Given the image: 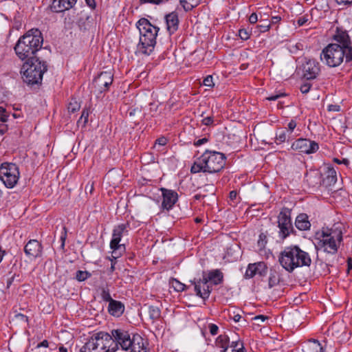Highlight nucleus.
<instances>
[{"instance_id":"1","label":"nucleus","mask_w":352,"mask_h":352,"mask_svg":"<svg viewBox=\"0 0 352 352\" xmlns=\"http://www.w3.org/2000/svg\"><path fill=\"white\" fill-rule=\"evenodd\" d=\"M43 36L38 28H32L21 36L16 41L14 50L16 56L22 61L37 58L36 54L42 48Z\"/></svg>"},{"instance_id":"2","label":"nucleus","mask_w":352,"mask_h":352,"mask_svg":"<svg viewBox=\"0 0 352 352\" xmlns=\"http://www.w3.org/2000/svg\"><path fill=\"white\" fill-rule=\"evenodd\" d=\"M278 261L288 272H292L297 267H309L311 264L309 254L298 245L285 247L280 253Z\"/></svg>"},{"instance_id":"3","label":"nucleus","mask_w":352,"mask_h":352,"mask_svg":"<svg viewBox=\"0 0 352 352\" xmlns=\"http://www.w3.org/2000/svg\"><path fill=\"white\" fill-rule=\"evenodd\" d=\"M226 157L223 153L206 150L192 164V173L200 172L215 173L220 172L226 164Z\"/></svg>"},{"instance_id":"4","label":"nucleus","mask_w":352,"mask_h":352,"mask_svg":"<svg viewBox=\"0 0 352 352\" xmlns=\"http://www.w3.org/2000/svg\"><path fill=\"white\" fill-rule=\"evenodd\" d=\"M136 25L140 32V41L137 45V50L139 53L150 55L155 46L156 37L160 28L153 25L145 18L140 19Z\"/></svg>"},{"instance_id":"5","label":"nucleus","mask_w":352,"mask_h":352,"mask_svg":"<svg viewBox=\"0 0 352 352\" xmlns=\"http://www.w3.org/2000/svg\"><path fill=\"white\" fill-rule=\"evenodd\" d=\"M118 345L119 342L112 334L100 331L93 335L79 352H116Z\"/></svg>"},{"instance_id":"6","label":"nucleus","mask_w":352,"mask_h":352,"mask_svg":"<svg viewBox=\"0 0 352 352\" xmlns=\"http://www.w3.org/2000/svg\"><path fill=\"white\" fill-rule=\"evenodd\" d=\"M320 59L330 67H338L344 60L346 64L352 65V47L345 50L338 44H329L322 50Z\"/></svg>"},{"instance_id":"7","label":"nucleus","mask_w":352,"mask_h":352,"mask_svg":"<svg viewBox=\"0 0 352 352\" xmlns=\"http://www.w3.org/2000/svg\"><path fill=\"white\" fill-rule=\"evenodd\" d=\"M21 73L22 78L27 85H34L41 83L43 76L47 70V63L34 58L24 60Z\"/></svg>"},{"instance_id":"8","label":"nucleus","mask_w":352,"mask_h":352,"mask_svg":"<svg viewBox=\"0 0 352 352\" xmlns=\"http://www.w3.org/2000/svg\"><path fill=\"white\" fill-rule=\"evenodd\" d=\"M318 239V246L320 249L328 254H336L342 241V231L340 226L334 225L331 228H322Z\"/></svg>"},{"instance_id":"9","label":"nucleus","mask_w":352,"mask_h":352,"mask_svg":"<svg viewBox=\"0 0 352 352\" xmlns=\"http://www.w3.org/2000/svg\"><path fill=\"white\" fill-rule=\"evenodd\" d=\"M112 335L119 342L122 349L127 351L131 349V352H148L144 339L139 335H133L132 339L129 333L122 329L112 330Z\"/></svg>"},{"instance_id":"10","label":"nucleus","mask_w":352,"mask_h":352,"mask_svg":"<svg viewBox=\"0 0 352 352\" xmlns=\"http://www.w3.org/2000/svg\"><path fill=\"white\" fill-rule=\"evenodd\" d=\"M20 177L19 167L14 163L3 162L0 166V180L8 188L16 186Z\"/></svg>"},{"instance_id":"11","label":"nucleus","mask_w":352,"mask_h":352,"mask_svg":"<svg viewBox=\"0 0 352 352\" xmlns=\"http://www.w3.org/2000/svg\"><path fill=\"white\" fill-rule=\"evenodd\" d=\"M128 223H121L116 226L112 232V238L110 241V248L112 250V256L114 259L118 258L125 252L124 244H120L122 237L128 234Z\"/></svg>"},{"instance_id":"12","label":"nucleus","mask_w":352,"mask_h":352,"mask_svg":"<svg viewBox=\"0 0 352 352\" xmlns=\"http://www.w3.org/2000/svg\"><path fill=\"white\" fill-rule=\"evenodd\" d=\"M278 227L279 228L278 236L282 240L285 239L290 233L294 232L291 221V211L284 208L278 216Z\"/></svg>"},{"instance_id":"13","label":"nucleus","mask_w":352,"mask_h":352,"mask_svg":"<svg viewBox=\"0 0 352 352\" xmlns=\"http://www.w3.org/2000/svg\"><path fill=\"white\" fill-rule=\"evenodd\" d=\"M113 80V74L111 71L100 72L93 81L94 91L96 94H102L108 91Z\"/></svg>"},{"instance_id":"14","label":"nucleus","mask_w":352,"mask_h":352,"mask_svg":"<svg viewBox=\"0 0 352 352\" xmlns=\"http://www.w3.org/2000/svg\"><path fill=\"white\" fill-rule=\"evenodd\" d=\"M291 148L300 153L311 154L316 153L319 149V146L315 141L307 138H298L292 143Z\"/></svg>"},{"instance_id":"15","label":"nucleus","mask_w":352,"mask_h":352,"mask_svg":"<svg viewBox=\"0 0 352 352\" xmlns=\"http://www.w3.org/2000/svg\"><path fill=\"white\" fill-rule=\"evenodd\" d=\"M190 283L194 285L195 292L196 295L201 297L204 300L208 299L212 291L210 283L204 277L199 279L195 278L190 280Z\"/></svg>"},{"instance_id":"16","label":"nucleus","mask_w":352,"mask_h":352,"mask_svg":"<svg viewBox=\"0 0 352 352\" xmlns=\"http://www.w3.org/2000/svg\"><path fill=\"white\" fill-rule=\"evenodd\" d=\"M162 195V208L163 210H170L178 200V195L173 190L160 188Z\"/></svg>"},{"instance_id":"17","label":"nucleus","mask_w":352,"mask_h":352,"mask_svg":"<svg viewBox=\"0 0 352 352\" xmlns=\"http://www.w3.org/2000/svg\"><path fill=\"white\" fill-rule=\"evenodd\" d=\"M320 71V64L314 59H309L302 67L303 77L307 80L315 79Z\"/></svg>"},{"instance_id":"18","label":"nucleus","mask_w":352,"mask_h":352,"mask_svg":"<svg viewBox=\"0 0 352 352\" xmlns=\"http://www.w3.org/2000/svg\"><path fill=\"white\" fill-rule=\"evenodd\" d=\"M267 273V267L266 264L264 262H257L248 265L245 277V278H252L257 274L260 276H265Z\"/></svg>"},{"instance_id":"19","label":"nucleus","mask_w":352,"mask_h":352,"mask_svg":"<svg viewBox=\"0 0 352 352\" xmlns=\"http://www.w3.org/2000/svg\"><path fill=\"white\" fill-rule=\"evenodd\" d=\"M43 247L40 242L35 239L30 240L24 247V252L30 258H36L42 254Z\"/></svg>"},{"instance_id":"20","label":"nucleus","mask_w":352,"mask_h":352,"mask_svg":"<svg viewBox=\"0 0 352 352\" xmlns=\"http://www.w3.org/2000/svg\"><path fill=\"white\" fill-rule=\"evenodd\" d=\"M333 38L337 42L336 44H338L340 47L345 50L352 47V42L346 31L338 28Z\"/></svg>"},{"instance_id":"21","label":"nucleus","mask_w":352,"mask_h":352,"mask_svg":"<svg viewBox=\"0 0 352 352\" xmlns=\"http://www.w3.org/2000/svg\"><path fill=\"white\" fill-rule=\"evenodd\" d=\"M165 22L166 25V30L170 34H174L179 27V18L178 14L176 12H172L166 14Z\"/></svg>"},{"instance_id":"22","label":"nucleus","mask_w":352,"mask_h":352,"mask_svg":"<svg viewBox=\"0 0 352 352\" xmlns=\"http://www.w3.org/2000/svg\"><path fill=\"white\" fill-rule=\"evenodd\" d=\"M77 0H53L52 10L55 12H62L73 8Z\"/></svg>"},{"instance_id":"23","label":"nucleus","mask_w":352,"mask_h":352,"mask_svg":"<svg viewBox=\"0 0 352 352\" xmlns=\"http://www.w3.org/2000/svg\"><path fill=\"white\" fill-rule=\"evenodd\" d=\"M202 275L209 283L217 285L223 280V274L219 270H213L208 272H203Z\"/></svg>"},{"instance_id":"24","label":"nucleus","mask_w":352,"mask_h":352,"mask_svg":"<svg viewBox=\"0 0 352 352\" xmlns=\"http://www.w3.org/2000/svg\"><path fill=\"white\" fill-rule=\"evenodd\" d=\"M124 305L118 300H113L109 303L108 312L114 317L121 316L124 311Z\"/></svg>"},{"instance_id":"25","label":"nucleus","mask_w":352,"mask_h":352,"mask_svg":"<svg viewBox=\"0 0 352 352\" xmlns=\"http://www.w3.org/2000/svg\"><path fill=\"white\" fill-rule=\"evenodd\" d=\"M303 352H326L325 348L317 340H309L303 346Z\"/></svg>"},{"instance_id":"26","label":"nucleus","mask_w":352,"mask_h":352,"mask_svg":"<svg viewBox=\"0 0 352 352\" xmlns=\"http://www.w3.org/2000/svg\"><path fill=\"white\" fill-rule=\"evenodd\" d=\"M295 226L297 229L302 231L309 230L311 223L309 221V217L305 213L299 214L295 220Z\"/></svg>"},{"instance_id":"27","label":"nucleus","mask_w":352,"mask_h":352,"mask_svg":"<svg viewBox=\"0 0 352 352\" xmlns=\"http://www.w3.org/2000/svg\"><path fill=\"white\" fill-rule=\"evenodd\" d=\"M281 280L280 272L275 268L270 269L268 286L270 288L278 285Z\"/></svg>"},{"instance_id":"28","label":"nucleus","mask_w":352,"mask_h":352,"mask_svg":"<svg viewBox=\"0 0 352 352\" xmlns=\"http://www.w3.org/2000/svg\"><path fill=\"white\" fill-rule=\"evenodd\" d=\"M230 338L226 334L219 336L215 341V344L218 347L221 348V352H228L229 348Z\"/></svg>"},{"instance_id":"29","label":"nucleus","mask_w":352,"mask_h":352,"mask_svg":"<svg viewBox=\"0 0 352 352\" xmlns=\"http://www.w3.org/2000/svg\"><path fill=\"white\" fill-rule=\"evenodd\" d=\"M326 177L324 179V182L327 185L331 186L336 184L337 181L336 171L333 168L328 167L326 172Z\"/></svg>"},{"instance_id":"30","label":"nucleus","mask_w":352,"mask_h":352,"mask_svg":"<svg viewBox=\"0 0 352 352\" xmlns=\"http://www.w3.org/2000/svg\"><path fill=\"white\" fill-rule=\"evenodd\" d=\"M201 2V0H179V3L185 11L192 10L194 8L197 6Z\"/></svg>"},{"instance_id":"31","label":"nucleus","mask_w":352,"mask_h":352,"mask_svg":"<svg viewBox=\"0 0 352 352\" xmlns=\"http://www.w3.org/2000/svg\"><path fill=\"white\" fill-rule=\"evenodd\" d=\"M296 122L294 120H291L287 124V127L284 130L288 135V140H294L295 137L298 135V133H295V129L296 127Z\"/></svg>"},{"instance_id":"32","label":"nucleus","mask_w":352,"mask_h":352,"mask_svg":"<svg viewBox=\"0 0 352 352\" xmlns=\"http://www.w3.org/2000/svg\"><path fill=\"white\" fill-rule=\"evenodd\" d=\"M148 315L150 319L155 322L160 318L161 311L157 307L151 305L148 307Z\"/></svg>"},{"instance_id":"33","label":"nucleus","mask_w":352,"mask_h":352,"mask_svg":"<svg viewBox=\"0 0 352 352\" xmlns=\"http://www.w3.org/2000/svg\"><path fill=\"white\" fill-rule=\"evenodd\" d=\"M288 135L284 130L278 131L276 133L275 142L276 144H280L286 141H289Z\"/></svg>"},{"instance_id":"34","label":"nucleus","mask_w":352,"mask_h":352,"mask_svg":"<svg viewBox=\"0 0 352 352\" xmlns=\"http://www.w3.org/2000/svg\"><path fill=\"white\" fill-rule=\"evenodd\" d=\"M229 346L232 348V352L245 351L243 342L241 340L232 341Z\"/></svg>"},{"instance_id":"35","label":"nucleus","mask_w":352,"mask_h":352,"mask_svg":"<svg viewBox=\"0 0 352 352\" xmlns=\"http://www.w3.org/2000/svg\"><path fill=\"white\" fill-rule=\"evenodd\" d=\"M100 296L102 300L109 302V303L111 302V300H113L111 296L108 287H102L101 288Z\"/></svg>"},{"instance_id":"36","label":"nucleus","mask_w":352,"mask_h":352,"mask_svg":"<svg viewBox=\"0 0 352 352\" xmlns=\"http://www.w3.org/2000/svg\"><path fill=\"white\" fill-rule=\"evenodd\" d=\"M80 108V104L75 99H72V100L68 104V111L71 113H74L78 111Z\"/></svg>"},{"instance_id":"37","label":"nucleus","mask_w":352,"mask_h":352,"mask_svg":"<svg viewBox=\"0 0 352 352\" xmlns=\"http://www.w3.org/2000/svg\"><path fill=\"white\" fill-rule=\"evenodd\" d=\"M91 276V274L87 271L78 270L76 273V278L78 281H84Z\"/></svg>"},{"instance_id":"38","label":"nucleus","mask_w":352,"mask_h":352,"mask_svg":"<svg viewBox=\"0 0 352 352\" xmlns=\"http://www.w3.org/2000/svg\"><path fill=\"white\" fill-rule=\"evenodd\" d=\"M89 115V111L87 109H84L82 111V114L79 120H78V124L82 123V125L85 126L88 122V118Z\"/></svg>"},{"instance_id":"39","label":"nucleus","mask_w":352,"mask_h":352,"mask_svg":"<svg viewBox=\"0 0 352 352\" xmlns=\"http://www.w3.org/2000/svg\"><path fill=\"white\" fill-rule=\"evenodd\" d=\"M172 285L174 289L177 292H182L185 290L186 285L176 279L173 280Z\"/></svg>"},{"instance_id":"40","label":"nucleus","mask_w":352,"mask_h":352,"mask_svg":"<svg viewBox=\"0 0 352 352\" xmlns=\"http://www.w3.org/2000/svg\"><path fill=\"white\" fill-rule=\"evenodd\" d=\"M262 21L264 22L263 24L258 25L256 26L260 33L265 32L268 31L270 28V23H268L267 20H263Z\"/></svg>"},{"instance_id":"41","label":"nucleus","mask_w":352,"mask_h":352,"mask_svg":"<svg viewBox=\"0 0 352 352\" xmlns=\"http://www.w3.org/2000/svg\"><path fill=\"white\" fill-rule=\"evenodd\" d=\"M9 115L8 114L6 109L0 107V121L2 122H6L8 120Z\"/></svg>"},{"instance_id":"42","label":"nucleus","mask_w":352,"mask_h":352,"mask_svg":"<svg viewBox=\"0 0 352 352\" xmlns=\"http://www.w3.org/2000/svg\"><path fill=\"white\" fill-rule=\"evenodd\" d=\"M239 36L242 40L246 41L250 38V34L247 30L241 29L239 31Z\"/></svg>"},{"instance_id":"43","label":"nucleus","mask_w":352,"mask_h":352,"mask_svg":"<svg viewBox=\"0 0 352 352\" xmlns=\"http://www.w3.org/2000/svg\"><path fill=\"white\" fill-rule=\"evenodd\" d=\"M208 329L212 336H215L218 333L219 327L217 324L210 323L208 324Z\"/></svg>"},{"instance_id":"44","label":"nucleus","mask_w":352,"mask_h":352,"mask_svg":"<svg viewBox=\"0 0 352 352\" xmlns=\"http://www.w3.org/2000/svg\"><path fill=\"white\" fill-rule=\"evenodd\" d=\"M214 118L212 116H207L202 119L201 123L206 126H210L213 124Z\"/></svg>"},{"instance_id":"45","label":"nucleus","mask_w":352,"mask_h":352,"mask_svg":"<svg viewBox=\"0 0 352 352\" xmlns=\"http://www.w3.org/2000/svg\"><path fill=\"white\" fill-rule=\"evenodd\" d=\"M169 0H140L141 3H150L160 5L168 2Z\"/></svg>"},{"instance_id":"46","label":"nucleus","mask_w":352,"mask_h":352,"mask_svg":"<svg viewBox=\"0 0 352 352\" xmlns=\"http://www.w3.org/2000/svg\"><path fill=\"white\" fill-rule=\"evenodd\" d=\"M311 87V85L310 83L306 82L300 86V90L302 94H307L309 91Z\"/></svg>"},{"instance_id":"47","label":"nucleus","mask_w":352,"mask_h":352,"mask_svg":"<svg viewBox=\"0 0 352 352\" xmlns=\"http://www.w3.org/2000/svg\"><path fill=\"white\" fill-rule=\"evenodd\" d=\"M338 6H350L352 5V0H335Z\"/></svg>"},{"instance_id":"48","label":"nucleus","mask_w":352,"mask_h":352,"mask_svg":"<svg viewBox=\"0 0 352 352\" xmlns=\"http://www.w3.org/2000/svg\"><path fill=\"white\" fill-rule=\"evenodd\" d=\"M67 238V229L65 227H63V232L61 233L60 236V241H61V248L63 249L65 247V242Z\"/></svg>"},{"instance_id":"49","label":"nucleus","mask_w":352,"mask_h":352,"mask_svg":"<svg viewBox=\"0 0 352 352\" xmlns=\"http://www.w3.org/2000/svg\"><path fill=\"white\" fill-rule=\"evenodd\" d=\"M204 85L207 87H212L214 85L212 81V77L211 76H208L204 80Z\"/></svg>"},{"instance_id":"50","label":"nucleus","mask_w":352,"mask_h":352,"mask_svg":"<svg viewBox=\"0 0 352 352\" xmlns=\"http://www.w3.org/2000/svg\"><path fill=\"white\" fill-rule=\"evenodd\" d=\"M286 96V94H284V93H280L279 94H272V95H270V96H268L267 98V100H276L278 98H280L281 97H283V96Z\"/></svg>"},{"instance_id":"51","label":"nucleus","mask_w":352,"mask_h":352,"mask_svg":"<svg viewBox=\"0 0 352 352\" xmlns=\"http://www.w3.org/2000/svg\"><path fill=\"white\" fill-rule=\"evenodd\" d=\"M14 317L15 318L18 319V320H22L25 322H28V316H25L24 314H16L14 315Z\"/></svg>"},{"instance_id":"52","label":"nucleus","mask_w":352,"mask_h":352,"mask_svg":"<svg viewBox=\"0 0 352 352\" xmlns=\"http://www.w3.org/2000/svg\"><path fill=\"white\" fill-rule=\"evenodd\" d=\"M166 143H167V140L164 137H161V138H158L157 140H156V141H155V144H158L160 146H164L166 144Z\"/></svg>"},{"instance_id":"53","label":"nucleus","mask_w":352,"mask_h":352,"mask_svg":"<svg viewBox=\"0 0 352 352\" xmlns=\"http://www.w3.org/2000/svg\"><path fill=\"white\" fill-rule=\"evenodd\" d=\"M258 21V16L256 13H252L249 17V22L252 24L256 23Z\"/></svg>"},{"instance_id":"54","label":"nucleus","mask_w":352,"mask_h":352,"mask_svg":"<svg viewBox=\"0 0 352 352\" xmlns=\"http://www.w3.org/2000/svg\"><path fill=\"white\" fill-rule=\"evenodd\" d=\"M204 190L211 192L213 195L215 191V188L213 184H207L204 186Z\"/></svg>"},{"instance_id":"55","label":"nucleus","mask_w":352,"mask_h":352,"mask_svg":"<svg viewBox=\"0 0 352 352\" xmlns=\"http://www.w3.org/2000/svg\"><path fill=\"white\" fill-rule=\"evenodd\" d=\"M208 141V140L206 138H201V139H199L197 141H196L195 142L194 144L195 146H201V145L205 144Z\"/></svg>"},{"instance_id":"56","label":"nucleus","mask_w":352,"mask_h":352,"mask_svg":"<svg viewBox=\"0 0 352 352\" xmlns=\"http://www.w3.org/2000/svg\"><path fill=\"white\" fill-rule=\"evenodd\" d=\"M268 318L267 316H265L263 315H258L254 317L255 320H261V322H264L265 320H267Z\"/></svg>"},{"instance_id":"57","label":"nucleus","mask_w":352,"mask_h":352,"mask_svg":"<svg viewBox=\"0 0 352 352\" xmlns=\"http://www.w3.org/2000/svg\"><path fill=\"white\" fill-rule=\"evenodd\" d=\"M307 19L304 16L302 17H300L298 19V24L299 26H302L306 22H307Z\"/></svg>"},{"instance_id":"58","label":"nucleus","mask_w":352,"mask_h":352,"mask_svg":"<svg viewBox=\"0 0 352 352\" xmlns=\"http://www.w3.org/2000/svg\"><path fill=\"white\" fill-rule=\"evenodd\" d=\"M48 342L47 340H43V342H40L39 344H37V348H40V347H48Z\"/></svg>"},{"instance_id":"59","label":"nucleus","mask_w":352,"mask_h":352,"mask_svg":"<svg viewBox=\"0 0 352 352\" xmlns=\"http://www.w3.org/2000/svg\"><path fill=\"white\" fill-rule=\"evenodd\" d=\"M236 196H237L236 191L232 190L231 192H230L229 197H230V199L234 200L236 198Z\"/></svg>"},{"instance_id":"60","label":"nucleus","mask_w":352,"mask_h":352,"mask_svg":"<svg viewBox=\"0 0 352 352\" xmlns=\"http://www.w3.org/2000/svg\"><path fill=\"white\" fill-rule=\"evenodd\" d=\"M14 275H13L12 277L9 278L7 280V283H6L7 288H10V287L11 286V285L12 284V283L14 281Z\"/></svg>"},{"instance_id":"61","label":"nucleus","mask_w":352,"mask_h":352,"mask_svg":"<svg viewBox=\"0 0 352 352\" xmlns=\"http://www.w3.org/2000/svg\"><path fill=\"white\" fill-rule=\"evenodd\" d=\"M86 2L87 5L92 8H94L96 6L95 1L94 0H86Z\"/></svg>"},{"instance_id":"62","label":"nucleus","mask_w":352,"mask_h":352,"mask_svg":"<svg viewBox=\"0 0 352 352\" xmlns=\"http://www.w3.org/2000/svg\"><path fill=\"white\" fill-rule=\"evenodd\" d=\"M7 130V127L6 125H0V134L3 135Z\"/></svg>"},{"instance_id":"63","label":"nucleus","mask_w":352,"mask_h":352,"mask_svg":"<svg viewBox=\"0 0 352 352\" xmlns=\"http://www.w3.org/2000/svg\"><path fill=\"white\" fill-rule=\"evenodd\" d=\"M280 19H281V18H280V16H273V17L272 18V22L273 23H276L278 22V21H280Z\"/></svg>"},{"instance_id":"64","label":"nucleus","mask_w":352,"mask_h":352,"mask_svg":"<svg viewBox=\"0 0 352 352\" xmlns=\"http://www.w3.org/2000/svg\"><path fill=\"white\" fill-rule=\"evenodd\" d=\"M59 352H68L67 349L64 347L63 346H61L58 349Z\"/></svg>"}]
</instances>
